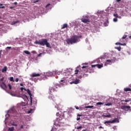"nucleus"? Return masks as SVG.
Returning <instances> with one entry per match:
<instances>
[{
	"instance_id": "nucleus-1",
	"label": "nucleus",
	"mask_w": 131,
	"mask_h": 131,
	"mask_svg": "<svg viewBox=\"0 0 131 131\" xmlns=\"http://www.w3.org/2000/svg\"><path fill=\"white\" fill-rule=\"evenodd\" d=\"M79 37L77 35L73 36L70 39H67L68 45H72L73 43H76L78 41Z\"/></svg>"
},
{
	"instance_id": "nucleus-2",
	"label": "nucleus",
	"mask_w": 131,
	"mask_h": 131,
	"mask_svg": "<svg viewBox=\"0 0 131 131\" xmlns=\"http://www.w3.org/2000/svg\"><path fill=\"white\" fill-rule=\"evenodd\" d=\"M35 43L40 46H46L47 48H51V45L48 42L47 39H42L41 41H35Z\"/></svg>"
},
{
	"instance_id": "nucleus-3",
	"label": "nucleus",
	"mask_w": 131,
	"mask_h": 131,
	"mask_svg": "<svg viewBox=\"0 0 131 131\" xmlns=\"http://www.w3.org/2000/svg\"><path fill=\"white\" fill-rule=\"evenodd\" d=\"M121 109L124 110V111H131V107L130 106H126V105H122L121 106Z\"/></svg>"
},
{
	"instance_id": "nucleus-4",
	"label": "nucleus",
	"mask_w": 131,
	"mask_h": 131,
	"mask_svg": "<svg viewBox=\"0 0 131 131\" xmlns=\"http://www.w3.org/2000/svg\"><path fill=\"white\" fill-rule=\"evenodd\" d=\"M58 85H54L52 87H50V93H55V92H57L58 90H57V89H58Z\"/></svg>"
},
{
	"instance_id": "nucleus-5",
	"label": "nucleus",
	"mask_w": 131,
	"mask_h": 131,
	"mask_svg": "<svg viewBox=\"0 0 131 131\" xmlns=\"http://www.w3.org/2000/svg\"><path fill=\"white\" fill-rule=\"evenodd\" d=\"M56 116H59L58 118L59 120H62L63 119H64V117L63 113H61V114H59V113H57Z\"/></svg>"
},
{
	"instance_id": "nucleus-6",
	"label": "nucleus",
	"mask_w": 131,
	"mask_h": 131,
	"mask_svg": "<svg viewBox=\"0 0 131 131\" xmlns=\"http://www.w3.org/2000/svg\"><path fill=\"white\" fill-rule=\"evenodd\" d=\"M92 68H94V67H97V68H99V69H100V68H102L103 67V64H92Z\"/></svg>"
},
{
	"instance_id": "nucleus-7",
	"label": "nucleus",
	"mask_w": 131,
	"mask_h": 131,
	"mask_svg": "<svg viewBox=\"0 0 131 131\" xmlns=\"http://www.w3.org/2000/svg\"><path fill=\"white\" fill-rule=\"evenodd\" d=\"M41 75V74H36V73H32L30 76L31 77H37L38 76H40Z\"/></svg>"
},
{
	"instance_id": "nucleus-8",
	"label": "nucleus",
	"mask_w": 131,
	"mask_h": 131,
	"mask_svg": "<svg viewBox=\"0 0 131 131\" xmlns=\"http://www.w3.org/2000/svg\"><path fill=\"white\" fill-rule=\"evenodd\" d=\"M80 81L79 80V79H76L74 81H73V82H70V84H73V83H74V84H78V83H79V82Z\"/></svg>"
},
{
	"instance_id": "nucleus-9",
	"label": "nucleus",
	"mask_w": 131,
	"mask_h": 131,
	"mask_svg": "<svg viewBox=\"0 0 131 131\" xmlns=\"http://www.w3.org/2000/svg\"><path fill=\"white\" fill-rule=\"evenodd\" d=\"M81 20L83 23H89L90 22L89 18H82L81 19Z\"/></svg>"
},
{
	"instance_id": "nucleus-10",
	"label": "nucleus",
	"mask_w": 131,
	"mask_h": 131,
	"mask_svg": "<svg viewBox=\"0 0 131 131\" xmlns=\"http://www.w3.org/2000/svg\"><path fill=\"white\" fill-rule=\"evenodd\" d=\"M112 123H115L117 122V123H119V119L118 118H115L114 120H112Z\"/></svg>"
},
{
	"instance_id": "nucleus-11",
	"label": "nucleus",
	"mask_w": 131,
	"mask_h": 131,
	"mask_svg": "<svg viewBox=\"0 0 131 131\" xmlns=\"http://www.w3.org/2000/svg\"><path fill=\"white\" fill-rule=\"evenodd\" d=\"M27 93L30 97L31 105H32V97H31V96H32V95L31 94V92H30V91L29 90H28Z\"/></svg>"
},
{
	"instance_id": "nucleus-12",
	"label": "nucleus",
	"mask_w": 131,
	"mask_h": 131,
	"mask_svg": "<svg viewBox=\"0 0 131 131\" xmlns=\"http://www.w3.org/2000/svg\"><path fill=\"white\" fill-rule=\"evenodd\" d=\"M48 74L50 75V76H55V75H56V72H55V71L50 72L48 73Z\"/></svg>"
},
{
	"instance_id": "nucleus-13",
	"label": "nucleus",
	"mask_w": 131,
	"mask_h": 131,
	"mask_svg": "<svg viewBox=\"0 0 131 131\" xmlns=\"http://www.w3.org/2000/svg\"><path fill=\"white\" fill-rule=\"evenodd\" d=\"M0 80L2 81V84L4 85L5 88H7V85L6 83H5V77H2L1 79H0Z\"/></svg>"
},
{
	"instance_id": "nucleus-14",
	"label": "nucleus",
	"mask_w": 131,
	"mask_h": 131,
	"mask_svg": "<svg viewBox=\"0 0 131 131\" xmlns=\"http://www.w3.org/2000/svg\"><path fill=\"white\" fill-rule=\"evenodd\" d=\"M111 63H112V60H107L106 61L105 63V66H106V65H111Z\"/></svg>"
},
{
	"instance_id": "nucleus-15",
	"label": "nucleus",
	"mask_w": 131,
	"mask_h": 131,
	"mask_svg": "<svg viewBox=\"0 0 131 131\" xmlns=\"http://www.w3.org/2000/svg\"><path fill=\"white\" fill-rule=\"evenodd\" d=\"M111 123L113 124L112 120L106 121L105 122H104V124H105L106 125H110Z\"/></svg>"
},
{
	"instance_id": "nucleus-16",
	"label": "nucleus",
	"mask_w": 131,
	"mask_h": 131,
	"mask_svg": "<svg viewBox=\"0 0 131 131\" xmlns=\"http://www.w3.org/2000/svg\"><path fill=\"white\" fill-rule=\"evenodd\" d=\"M54 72H55V75H60L62 73L60 71H54Z\"/></svg>"
},
{
	"instance_id": "nucleus-17",
	"label": "nucleus",
	"mask_w": 131,
	"mask_h": 131,
	"mask_svg": "<svg viewBox=\"0 0 131 131\" xmlns=\"http://www.w3.org/2000/svg\"><path fill=\"white\" fill-rule=\"evenodd\" d=\"M60 84H62L63 85L64 83H66V80H65L64 79H63L62 80H60Z\"/></svg>"
},
{
	"instance_id": "nucleus-18",
	"label": "nucleus",
	"mask_w": 131,
	"mask_h": 131,
	"mask_svg": "<svg viewBox=\"0 0 131 131\" xmlns=\"http://www.w3.org/2000/svg\"><path fill=\"white\" fill-rule=\"evenodd\" d=\"M68 26V25L67 24H64L62 25V27H61V29H65V28H67V27Z\"/></svg>"
},
{
	"instance_id": "nucleus-19",
	"label": "nucleus",
	"mask_w": 131,
	"mask_h": 131,
	"mask_svg": "<svg viewBox=\"0 0 131 131\" xmlns=\"http://www.w3.org/2000/svg\"><path fill=\"white\" fill-rule=\"evenodd\" d=\"M125 92H131V89L128 88H126L124 89Z\"/></svg>"
},
{
	"instance_id": "nucleus-20",
	"label": "nucleus",
	"mask_w": 131,
	"mask_h": 131,
	"mask_svg": "<svg viewBox=\"0 0 131 131\" xmlns=\"http://www.w3.org/2000/svg\"><path fill=\"white\" fill-rule=\"evenodd\" d=\"M17 23H19V20L12 21L11 24V25H15V24Z\"/></svg>"
},
{
	"instance_id": "nucleus-21",
	"label": "nucleus",
	"mask_w": 131,
	"mask_h": 131,
	"mask_svg": "<svg viewBox=\"0 0 131 131\" xmlns=\"http://www.w3.org/2000/svg\"><path fill=\"white\" fill-rule=\"evenodd\" d=\"M7 67H5L3 69H2V72H7Z\"/></svg>"
},
{
	"instance_id": "nucleus-22",
	"label": "nucleus",
	"mask_w": 131,
	"mask_h": 131,
	"mask_svg": "<svg viewBox=\"0 0 131 131\" xmlns=\"http://www.w3.org/2000/svg\"><path fill=\"white\" fill-rule=\"evenodd\" d=\"M9 80L10 81H13V82H15V80H14V77H10L9 78Z\"/></svg>"
},
{
	"instance_id": "nucleus-23",
	"label": "nucleus",
	"mask_w": 131,
	"mask_h": 131,
	"mask_svg": "<svg viewBox=\"0 0 131 131\" xmlns=\"http://www.w3.org/2000/svg\"><path fill=\"white\" fill-rule=\"evenodd\" d=\"M104 106H112V103L110 102L108 103L104 104Z\"/></svg>"
},
{
	"instance_id": "nucleus-24",
	"label": "nucleus",
	"mask_w": 131,
	"mask_h": 131,
	"mask_svg": "<svg viewBox=\"0 0 131 131\" xmlns=\"http://www.w3.org/2000/svg\"><path fill=\"white\" fill-rule=\"evenodd\" d=\"M14 127H9L8 128V130L9 131H14Z\"/></svg>"
},
{
	"instance_id": "nucleus-25",
	"label": "nucleus",
	"mask_w": 131,
	"mask_h": 131,
	"mask_svg": "<svg viewBox=\"0 0 131 131\" xmlns=\"http://www.w3.org/2000/svg\"><path fill=\"white\" fill-rule=\"evenodd\" d=\"M116 45H119L120 46H126L125 43L122 44L120 42H117V43H116Z\"/></svg>"
},
{
	"instance_id": "nucleus-26",
	"label": "nucleus",
	"mask_w": 131,
	"mask_h": 131,
	"mask_svg": "<svg viewBox=\"0 0 131 131\" xmlns=\"http://www.w3.org/2000/svg\"><path fill=\"white\" fill-rule=\"evenodd\" d=\"M24 53H25V54H26L27 55H30V52H29V51H24Z\"/></svg>"
},
{
	"instance_id": "nucleus-27",
	"label": "nucleus",
	"mask_w": 131,
	"mask_h": 131,
	"mask_svg": "<svg viewBox=\"0 0 131 131\" xmlns=\"http://www.w3.org/2000/svg\"><path fill=\"white\" fill-rule=\"evenodd\" d=\"M96 105L98 106V105H104V102H97Z\"/></svg>"
},
{
	"instance_id": "nucleus-28",
	"label": "nucleus",
	"mask_w": 131,
	"mask_h": 131,
	"mask_svg": "<svg viewBox=\"0 0 131 131\" xmlns=\"http://www.w3.org/2000/svg\"><path fill=\"white\" fill-rule=\"evenodd\" d=\"M130 101H131V98H128V99L124 100V102H130Z\"/></svg>"
},
{
	"instance_id": "nucleus-29",
	"label": "nucleus",
	"mask_w": 131,
	"mask_h": 131,
	"mask_svg": "<svg viewBox=\"0 0 131 131\" xmlns=\"http://www.w3.org/2000/svg\"><path fill=\"white\" fill-rule=\"evenodd\" d=\"M103 117H107V118L111 117V115H104Z\"/></svg>"
},
{
	"instance_id": "nucleus-30",
	"label": "nucleus",
	"mask_w": 131,
	"mask_h": 131,
	"mask_svg": "<svg viewBox=\"0 0 131 131\" xmlns=\"http://www.w3.org/2000/svg\"><path fill=\"white\" fill-rule=\"evenodd\" d=\"M82 69H86V71H88V67H86V66H83L82 67Z\"/></svg>"
},
{
	"instance_id": "nucleus-31",
	"label": "nucleus",
	"mask_w": 131,
	"mask_h": 131,
	"mask_svg": "<svg viewBox=\"0 0 131 131\" xmlns=\"http://www.w3.org/2000/svg\"><path fill=\"white\" fill-rule=\"evenodd\" d=\"M8 88L9 90H12V85H11V84H8Z\"/></svg>"
},
{
	"instance_id": "nucleus-32",
	"label": "nucleus",
	"mask_w": 131,
	"mask_h": 131,
	"mask_svg": "<svg viewBox=\"0 0 131 131\" xmlns=\"http://www.w3.org/2000/svg\"><path fill=\"white\" fill-rule=\"evenodd\" d=\"M113 15L114 16V17H116V18H118V14H117V13H114Z\"/></svg>"
},
{
	"instance_id": "nucleus-33",
	"label": "nucleus",
	"mask_w": 131,
	"mask_h": 131,
	"mask_svg": "<svg viewBox=\"0 0 131 131\" xmlns=\"http://www.w3.org/2000/svg\"><path fill=\"white\" fill-rule=\"evenodd\" d=\"M79 71H78V70L76 69L75 71V74H78V72H79Z\"/></svg>"
},
{
	"instance_id": "nucleus-34",
	"label": "nucleus",
	"mask_w": 131,
	"mask_h": 131,
	"mask_svg": "<svg viewBox=\"0 0 131 131\" xmlns=\"http://www.w3.org/2000/svg\"><path fill=\"white\" fill-rule=\"evenodd\" d=\"M33 111V110L31 109L30 110L28 111V113L29 114L31 113V112H32Z\"/></svg>"
},
{
	"instance_id": "nucleus-35",
	"label": "nucleus",
	"mask_w": 131,
	"mask_h": 131,
	"mask_svg": "<svg viewBox=\"0 0 131 131\" xmlns=\"http://www.w3.org/2000/svg\"><path fill=\"white\" fill-rule=\"evenodd\" d=\"M116 49H117V50H118L119 52H120V51L121 50V47H117V48H116Z\"/></svg>"
},
{
	"instance_id": "nucleus-36",
	"label": "nucleus",
	"mask_w": 131,
	"mask_h": 131,
	"mask_svg": "<svg viewBox=\"0 0 131 131\" xmlns=\"http://www.w3.org/2000/svg\"><path fill=\"white\" fill-rule=\"evenodd\" d=\"M117 20H118V19H117V18H114V19H113V21H114V22H117Z\"/></svg>"
},
{
	"instance_id": "nucleus-37",
	"label": "nucleus",
	"mask_w": 131,
	"mask_h": 131,
	"mask_svg": "<svg viewBox=\"0 0 131 131\" xmlns=\"http://www.w3.org/2000/svg\"><path fill=\"white\" fill-rule=\"evenodd\" d=\"M12 125H13V126H18V125L15 123H12Z\"/></svg>"
},
{
	"instance_id": "nucleus-38",
	"label": "nucleus",
	"mask_w": 131,
	"mask_h": 131,
	"mask_svg": "<svg viewBox=\"0 0 131 131\" xmlns=\"http://www.w3.org/2000/svg\"><path fill=\"white\" fill-rule=\"evenodd\" d=\"M127 37V36L126 35H124L123 37H122V39H125V38Z\"/></svg>"
},
{
	"instance_id": "nucleus-39",
	"label": "nucleus",
	"mask_w": 131,
	"mask_h": 131,
	"mask_svg": "<svg viewBox=\"0 0 131 131\" xmlns=\"http://www.w3.org/2000/svg\"><path fill=\"white\" fill-rule=\"evenodd\" d=\"M80 128H82V126H80L78 127L77 128V129H80Z\"/></svg>"
},
{
	"instance_id": "nucleus-40",
	"label": "nucleus",
	"mask_w": 131,
	"mask_h": 131,
	"mask_svg": "<svg viewBox=\"0 0 131 131\" xmlns=\"http://www.w3.org/2000/svg\"><path fill=\"white\" fill-rule=\"evenodd\" d=\"M24 90H25V91L26 90V89H24V88L23 87L20 88V90L21 91V92H23Z\"/></svg>"
},
{
	"instance_id": "nucleus-41",
	"label": "nucleus",
	"mask_w": 131,
	"mask_h": 131,
	"mask_svg": "<svg viewBox=\"0 0 131 131\" xmlns=\"http://www.w3.org/2000/svg\"><path fill=\"white\" fill-rule=\"evenodd\" d=\"M15 81H16V82H18V81H19V78H16L15 79Z\"/></svg>"
},
{
	"instance_id": "nucleus-42",
	"label": "nucleus",
	"mask_w": 131,
	"mask_h": 131,
	"mask_svg": "<svg viewBox=\"0 0 131 131\" xmlns=\"http://www.w3.org/2000/svg\"><path fill=\"white\" fill-rule=\"evenodd\" d=\"M93 107H94L93 105H92V106H88L86 107V108H93Z\"/></svg>"
},
{
	"instance_id": "nucleus-43",
	"label": "nucleus",
	"mask_w": 131,
	"mask_h": 131,
	"mask_svg": "<svg viewBox=\"0 0 131 131\" xmlns=\"http://www.w3.org/2000/svg\"><path fill=\"white\" fill-rule=\"evenodd\" d=\"M49 6H51V4H47V5H46V8H47L48 7H49Z\"/></svg>"
},
{
	"instance_id": "nucleus-44",
	"label": "nucleus",
	"mask_w": 131,
	"mask_h": 131,
	"mask_svg": "<svg viewBox=\"0 0 131 131\" xmlns=\"http://www.w3.org/2000/svg\"><path fill=\"white\" fill-rule=\"evenodd\" d=\"M38 2H39V0H37V1H36L33 2V3L34 4H35L36 3H38Z\"/></svg>"
},
{
	"instance_id": "nucleus-45",
	"label": "nucleus",
	"mask_w": 131,
	"mask_h": 131,
	"mask_svg": "<svg viewBox=\"0 0 131 131\" xmlns=\"http://www.w3.org/2000/svg\"><path fill=\"white\" fill-rule=\"evenodd\" d=\"M0 88H1V89H3V90H5V88H4L3 85H0Z\"/></svg>"
},
{
	"instance_id": "nucleus-46",
	"label": "nucleus",
	"mask_w": 131,
	"mask_h": 131,
	"mask_svg": "<svg viewBox=\"0 0 131 131\" xmlns=\"http://www.w3.org/2000/svg\"><path fill=\"white\" fill-rule=\"evenodd\" d=\"M23 127H24L23 125H20V129H22V128H23Z\"/></svg>"
},
{
	"instance_id": "nucleus-47",
	"label": "nucleus",
	"mask_w": 131,
	"mask_h": 131,
	"mask_svg": "<svg viewBox=\"0 0 131 131\" xmlns=\"http://www.w3.org/2000/svg\"><path fill=\"white\" fill-rule=\"evenodd\" d=\"M113 129H114V130L116 129V126H114L113 127Z\"/></svg>"
},
{
	"instance_id": "nucleus-48",
	"label": "nucleus",
	"mask_w": 131,
	"mask_h": 131,
	"mask_svg": "<svg viewBox=\"0 0 131 131\" xmlns=\"http://www.w3.org/2000/svg\"><path fill=\"white\" fill-rule=\"evenodd\" d=\"M49 99H52V100H53V96H49Z\"/></svg>"
},
{
	"instance_id": "nucleus-49",
	"label": "nucleus",
	"mask_w": 131,
	"mask_h": 131,
	"mask_svg": "<svg viewBox=\"0 0 131 131\" xmlns=\"http://www.w3.org/2000/svg\"><path fill=\"white\" fill-rule=\"evenodd\" d=\"M7 49H9V50H11V49H12V47H7Z\"/></svg>"
},
{
	"instance_id": "nucleus-50",
	"label": "nucleus",
	"mask_w": 131,
	"mask_h": 131,
	"mask_svg": "<svg viewBox=\"0 0 131 131\" xmlns=\"http://www.w3.org/2000/svg\"><path fill=\"white\" fill-rule=\"evenodd\" d=\"M5 9V6H0V9Z\"/></svg>"
},
{
	"instance_id": "nucleus-51",
	"label": "nucleus",
	"mask_w": 131,
	"mask_h": 131,
	"mask_svg": "<svg viewBox=\"0 0 131 131\" xmlns=\"http://www.w3.org/2000/svg\"><path fill=\"white\" fill-rule=\"evenodd\" d=\"M78 78L79 79H81L82 78V76H80Z\"/></svg>"
},
{
	"instance_id": "nucleus-52",
	"label": "nucleus",
	"mask_w": 131,
	"mask_h": 131,
	"mask_svg": "<svg viewBox=\"0 0 131 131\" xmlns=\"http://www.w3.org/2000/svg\"><path fill=\"white\" fill-rule=\"evenodd\" d=\"M41 56V53H40L38 55V57H40Z\"/></svg>"
},
{
	"instance_id": "nucleus-53",
	"label": "nucleus",
	"mask_w": 131,
	"mask_h": 131,
	"mask_svg": "<svg viewBox=\"0 0 131 131\" xmlns=\"http://www.w3.org/2000/svg\"><path fill=\"white\" fill-rule=\"evenodd\" d=\"M76 109H77V110H78V109H79V107H77V106H75Z\"/></svg>"
},
{
	"instance_id": "nucleus-54",
	"label": "nucleus",
	"mask_w": 131,
	"mask_h": 131,
	"mask_svg": "<svg viewBox=\"0 0 131 131\" xmlns=\"http://www.w3.org/2000/svg\"><path fill=\"white\" fill-rule=\"evenodd\" d=\"M99 128H104V127H103L102 126H100L99 127Z\"/></svg>"
},
{
	"instance_id": "nucleus-55",
	"label": "nucleus",
	"mask_w": 131,
	"mask_h": 131,
	"mask_svg": "<svg viewBox=\"0 0 131 131\" xmlns=\"http://www.w3.org/2000/svg\"><path fill=\"white\" fill-rule=\"evenodd\" d=\"M77 121H78V120H80V117H79V118H77Z\"/></svg>"
},
{
	"instance_id": "nucleus-56",
	"label": "nucleus",
	"mask_w": 131,
	"mask_h": 131,
	"mask_svg": "<svg viewBox=\"0 0 131 131\" xmlns=\"http://www.w3.org/2000/svg\"><path fill=\"white\" fill-rule=\"evenodd\" d=\"M20 86H23V83H20Z\"/></svg>"
},
{
	"instance_id": "nucleus-57",
	"label": "nucleus",
	"mask_w": 131,
	"mask_h": 131,
	"mask_svg": "<svg viewBox=\"0 0 131 131\" xmlns=\"http://www.w3.org/2000/svg\"><path fill=\"white\" fill-rule=\"evenodd\" d=\"M14 5H17V2H14Z\"/></svg>"
},
{
	"instance_id": "nucleus-58",
	"label": "nucleus",
	"mask_w": 131,
	"mask_h": 131,
	"mask_svg": "<svg viewBox=\"0 0 131 131\" xmlns=\"http://www.w3.org/2000/svg\"><path fill=\"white\" fill-rule=\"evenodd\" d=\"M77 116H81V115L78 114V115H77Z\"/></svg>"
},
{
	"instance_id": "nucleus-59",
	"label": "nucleus",
	"mask_w": 131,
	"mask_h": 131,
	"mask_svg": "<svg viewBox=\"0 0 131 131\" xmlns=\"http://www.w3.org/2000/svg\"><path fill=\"white\" fill-rule=\"evenodd\" d=\"M117 2H121V0H117Z\"/></svg>"
},
{
	"instance_id": "nucleus-60",
	"label": "nucleus",
	"mask_w": 131,
	"mask_h": 131,
	"mask_svg": "<svg viewBox=\"0 0 131 131\" xmlns=\"http://www.w3.org/2000/svg\"><path fill=\"white\" fill-rule=\"evenodd\" d=\"M83 65H88V63H83Z\"/></svg>"
},
{
	"instance_id": "nucleus-61",
	"label": "nucleus",
	"mask_w": 131,
	"mask_h": 131,
	"mask_svg": "<svg viewBox=\"0 0 131 131\" xmlns=\"http://www.w3.org/2000/svg\"><path fill=\"white\" fill-rule=\"evenodd\" d=\"M1 55H2V53L0 52V58H1Z\"/></svg>"
},
{
	"instance_id": "nucleus-62",
	"label": "nucleus",
	"mask_w": 131,
	"mask_h": 131,
	"mask_svg": "<svg viewBox=\"0 0 131 131\" xmlns=\"http://www.w3.org/2000/svg\"><path fill=\"white\" fill-rule=\"evenodd\" d=\"M82 131H86V130H85V129H83Z\"/></svg>"
},
{
	"instance_id": "nucleus-63",
	"label": "nucleus",
	"mask_w": 131,
	"mask_h": 131,
	"mask_svg": "<svg viewBox=\"0 0 131 131\" xmlns=\"http://www.w3.org/2000/svg\"><path fill=\"white\" fill-rule=\"evenodd\" d=\"M0 6H3V4H0Z\"/></svg>"
},
{
	"instance_id": "nucleus-64",
	"label": "nucleus",
	"mask_w": 131,
	"mask_h": 131,
	"mask_svg": "<svg viewBox=\"0 0 131 131\" xmlns=\"http://www.w3.org/2000/svg\"><path fill=\"white\" fill-rule=\"evenodd\" d=\"M129 37V38H131V36H130Z\"/></svg>"
}]
</instances>
